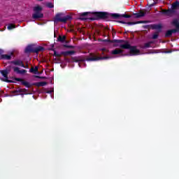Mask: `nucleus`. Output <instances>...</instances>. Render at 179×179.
I'll return each mask as SVG.
<instances>
[{
    "mask_svg": "<svg viewBox=\"0 0 179 179\" xmlns=\"http://www.w3.org/2000/svg\"><path fill=\"white\" fill-rule=\"evenodd\" d=\"M90 12H85L80 14V20H99V19H108L110 16L113 17V19H120V17H124L125 19H129V17H132L131 15L128 14H118V13H108L107 12H94L92 15H94V17H85V16H87L90 15Z\"/></svg>",
    "mask_w": 179,
    "mask_h": 179,
    "instance_id": "1",
    "label": "nucleus"
},
{
    "mask_svg": "<svg viewBox=\"0 0 179 179\" xmlns=\"http://www.w3.org/2000/svg\"><path fill=\"white\" fill-rule=\"evenodd\" d=\"M122 43H124V44H121L120 45V48H122V50H129L130 55H138V54L141 53V50L136 48V46L131 45L128 41L124 40V41Z\"/></svg>",
    "mask_w": 179,
    "mask_h": 179,
    "instance_id": "2",
    "label": "nucleus"
},
{
    "mask_svg": "<svg viewBox=\"0 0 179 179\" xmlns=\"http://www.w3.org/2000/svg\"><path fill=\"white\" fill-rule=\"evenodd\" d=\"M177 9H179V1H176L173 3L171 5V8H169L168 10H162L161 13L162 15H165V16H169V17H172L173 15H176Z\"/></svg>",
    "mask_w": 179,
    "mask_h": 179,
    "instance_id": "3",
    "label": "nucleus"
},
{
    "mask_svg": "<svg viewBox=\"0 0 179 179\" xmlns=\"http://www.w3.org/2000/svg\"><path fill=\"white\" fill-rule=\"evenodd\" d=\"M171 24L175 27V29H169L165 33V37L168 38L169 37H171L173 34H176V33H179V21L177 19H173L171 22Z\"/></svg>",
    "mask_w": 179,
    "mask_h": 179,
    "instance_id": "4",
    "label": "nucleus"
},
{
    "mask_svg": "<svg viewBox=\"0 0 179 179\" xmlns=\"http://www.w3.org/2000/svg\"><path fill=\"white\" fill-rule=\"evenodd\" d=\"M101 59H111V57L109 56H103V57H97L94 55L93 53H90V56L85 57V59H78V60H74L75 62H83L85 61H88V62H94V61H100Z\"/></svg>",
    "mask_w": 179,
    "mask_h": 179,
    "instance_id": "5",
    "label": "nucleus"
},
{
    "mask_svg": "<svg viewBox=\"0 0 179 179\" xmlns=\"http://www.w3.org/2000/svg\"><path fill=\"white\" fill-rule=\"evenodd\" d=\"M62 16V13H59L56 14L55 18H54V23L55 24H57V23H66L68 20H71L72 19V16L67 15L63 17H61Z\"/></svg>",
    "mask_w": 179,
    "mask_h": 179,
    "instance_id": "6",
    "label": "nucleus"
},
{
    "mask_svg": "<svg viewBox=\"0 0 179 179\" xmlns=\"http://www.w3.org/2000/svg\"><path fill=\"white\" fill-rule=\"evenodd\" d=\"M41 10H43V8L40 6H37L34 8V11L35 13L32 15L33 19H43L44 17V14L41 13Z\"/></svg>",
    "mask_w": 179,
    "mask_h": 179,
    "instance_id": "7",
    "label": "nucleus"
},
{
    "mask_svg": "<svg viewBox=\"0 0 179 179\" xmlns=\"http://www.w3.org/2000/svg\"><path fill=\"white\" fill-rule=\"evenodd\" d=\"M76 52L74 50H69V51H64L61 52L60 54L57 52V51H54V55L55 57H57L58 58L61 57V55H64V57H66L68 55H73Z\"/></svg>",
    "mask_w": 179,
    "mask_h": 179,
    "instance_id": "8",
    "label": "nucleus"
},
{
    "mask_svg": "<svg viewBox=\"0 0 179 179\" xmlns=\"http://www.w3.org/2000/svg\"><path fill=\"white\" fill-rule=\"evenodd\" d=\"M0 73L5 78H2L3 82H6L7 83H12V80L8 79V75H9V71L8 70H0Z\"/></svg>",
    "mask_w": 179,
    "mask_h": 179,
    "instance_id": "9",
    "label": "nucleus"
},
{
    "mask_svg": "<svg viewBox=\"0 0 179 179\" xmlns=\"http://www.w3.org/2000/svg\"><path fill=\"white\" fill-rule=\"evenodd\" d=\"M99 41H102L103 43H116L117 44H121V43H123L124 40L121 39H113V40H110V39H99Z\"/></svg>",
    "mask_w": 179,
    "mask_h": 179,
    "instance_id": "10",
    "label": "nucleus"
},
{
    "mask_svg": "<svg viewBox=\"0 0 179 179\" xmlns=\"http://www.w3.org/2000/svg\"><path fill=\"white\" fill-rule=\"evenodd\" d=\"M13 72H15L17 75H24V73H27V70H26V69L20 70V68H19L17 66H13Z\"/></svg>",
    "mask_w": 179,
    "mask_h": 179,
    "instance_id": "11",
    "label": "nucleus"
},
{
    "mask_svg": "<svg viewBox=\"0 0 179 179\" xmlns=\"http://www.w3.org/2000/svg\"><path fill=\"white\" fill-rule=\"evenodd\" d=\"M148 13H149L148 10H144V11L141 10L138 13H133V15L135 16L136 19H139V17H143V16H145Z\"/></svg>",
    "mask_w": 179,
    "mask_h": 179,
    "instance_id": "12",
    "label": "nucleus"
},
{
    "mask_svg": "<svg viewBox=\"0 0 179 179\" xmlns=\"http://www.w3.org/2000/svg\"><path fill=\"white\" fill-rule=\"evenodd\" d=\"M15 80H16L17 82H21L22 85H23V86H25V87H27L28 89H30V87H31V85L30 84V83L22 78H15Z\"/></svg>",
    "mask_w": 179,
    "mask_h": 179,
    "instance_id": "13",
    "label": "nucleus"
},
{
    "mask_svg": "<svg viewBox=\"0 0 179 179\" xmlns=\"http://www.w3.org/2000/svg\"><path fill=\"white\" fill-rule=\"evenodd\" d=\"M10 64H13V65H15V66H24L23 61L20 59H15L14 61L10 62Z\"/></svg>",
    "mask_w": 179,
    "mask_h": 179,
    "instance_id": "14",
    "label": "nucleus"
},
{
    "mask_svg": "<svg viewBox=\"0 0 179 179\" xmlns=\"http://www.w3.org/2000/svg\"><path fill=\"white\" fill-rule=\"evenodd\" d=\"M150 27H151V29H152V30H158L157 32L162 33V24H150Z\"/></svg>",
    "mask_w": 179,
    "mask_h": 179,
    "instance_id": "15",
    "label": "nucleus"
},
{
    "mask_svg": "<svg viewBox=\"0 0 179 179\" xmlns=\"http://www.w3.org/2000/svg\"><path fill=\"white\" fill-rule=\"evenodd\" d=\"M34 46L33 45H29L24 50V52H26V54H30V53H34Z\"/></svg>",
    "mask_w": 179,
    "mask_h": 179,
    "instance_id": "16",
    "label": "nucleus"
},
{
    "mask_svg": "<svg viewBox=\"0 0 179 179\" xmlns=\"http://www.w3.org/2000/svg\"><path fill=\"white\" fill-rule=\"evenodd\" d=\"M124 52V50L121 49H115L111 51L112 55H121Z\"/></svg>",
    "mask_w": 179,
    "mask_h": 179,
    "instance_id": "17",
    "label": "nucleus"
},
{
    "mask_svg": "<svg viewBox=\"0 0 179 179\" xmlns=\"http://www.w3.org/2000/svg\"><path fill=\"white\" fill-rule=\"evenodd\" d=\"M45 48L43 46H38L34 48V54H38V52H41L44 51Z\"/></svg>",
    "mask_w": 179,
    "mask_h": 179,
    "instance_id": "18",
    "label": "nucleus"
},
{
    "mask_svg": "<svg viewBox=\"0 0 179 179\" xmlns=\"http://www.w3.org/2000/svg\"><path fill=\"white\" fill-rule=\"evenodd\" d=\"M0 59H7L8 61L12 59V55H1L0 56Z\"/></svg>",
    "mask_w": 179,
    "mask_h": 179,
    "instance_id": "19",
    "label": "nucleus"
},
{
    "mask_svg": "<svg viewBox=\"0 0 179 179\" xmlns=\"http://www.w3.org/2000/svg\"><path fill=\"white\" fill-rule=\"evenodd\" d=\"M29 72L31 73H34V75H37V73H38V66H35V68L34 67H31L29 69Z\"/></svg>",
    "mask_w": 179,
    "mask_h": 179,
    "instance_id": "20",
    "label": "nucleus"
},
{
    "mask_svg": "<svg viewBox=\"0 0 179 179\" xmlns=\"http://www.w3.org/2000/svg\"><path fill=\"white\" fill-rule=\"evenodd\" d=\"M66 40V36H59V37L57 38V41H59V43H65Z\"/></svg>",
    "mask_w": 179,
    "mask_h": 179,
    "instance_id": "21",
    "label": "nucleus"
},
{
    "mask_svg": "<svg viewBox=\"0 0 179 179\" xmlns=\"http://www.w3.org/2000/svg\"><path fill=\"white\" fill-rule=\"evenodd\" d=\"M45 85H47V82H38L34 84V85L37 86L38 87H41V86H45Z\"/></svg>",
    "mask_w": 179,
    "mask_h": 179,
    "instance_id": "22",
    "label": "nucleus"
},
{
    "mask_svg": "<svg viewBox=\"0 0 179 179\" xmlns=\"http://www.w3.org/2000/svg\"><path fill=\"white\" fill-rule=\"evenodd\" d=\"M153 44V41H149L144 44L143 48H150V45Z\"/></svg>",
    "mask_w": 179,
    "mask_h": 179,
    "instance_id": "23",
    "label": "nucleus"
},
{
    "mask_svg": "<svg viewBox=\"0 0 179 179\" xmlns=\"http://www.w3.org/2000/svg\"><path fill=\"white\" fill-rule=\"evenodd\" d=\"M119 23H122V24H128L129 26H131L132 24H136L135 22H126L124 21H119Z\"/></svg>",
    "mask_w": 179,
    "mask_h": 179,
    "instance_id": "24",
    "label": "nucleus"
},
{
    "mask_svg": "<svg viewBox=\"0 0 179 179\" xmlns=\"http://www.w3.org/2000/svg\"><path fill=\"white\" fill-rule=\"evenodd\" d=\"M159 33H160V32H157V31L155 32V33L152 34V40H156V39L159 38Z\"/></svg>",
    "mask_w": 179,
    "mask_h": 179,
    "instance_id": "25",
    "label": "nucleus"
},
{
    "mask_svg": "<svg viewBox=\"0 0 179 179\" xmlns=\"http://www.w3.org/2000/svg\"><path fill=\"white\" fill-rule=\"evenodd\" d=\"M15 28H16V25L13 24H9L8 26L7 27V29L8 30H12L13 29H15Z\"/></svg>",
    "mask_w": 179,
    "mask_h": 179,
    "instance_id": "26",
    "label": "nucleus"
},
{
    "mask_svg": "<svg viewBox=\"0 0 179 179\" xmlns=\"http://www.w3.org/2000/svg\"><path fill=\"white\" fill-rule=\"evenodd\" d=\"M18 92L19 93H27V90L25 88H18Z\"/></svg>",
    "mask_w": 179,
    "mask_h": 179,
    "instance_id": "27",
    "label": "nucleus"
},
{
    "mask_svg": "<svg viewBox=\"0 0 179 179\" xmlns=\"http://www.w3.org/2000/svg\"><path fill=\"white\" fill-rule=\"evenodd\" d=\"M46 6L48 8H49L50 9H51V8H54V4H52V3H48Z\"/></svg>",
    "mask_w": 179,
    "mask_h": 179,
    "instance_id": "28",
    "label": "nucleus"
},
{
    "mask_svg": "<svg viewBox=\"0 0 179 179\" xmlns=\"http://www.w3.org/2000/svg\"><path fill=\"white\" fill-rule=\"evenodd\" d=\"M63 47H64V48H71V49L75 48V46L69 45H64Z\"/></svg>",
    "mask_w": 179,
    "mask_h": 179,
    "instance_id": "29",
    "label": "nucleus"
},
{
    "mask_svg": "<svg viewBox=\"0 0 179 179\" xmlns=\"http://www.w3.org/2000/svg\"><path fill=\"white\" fill-rule=\"evenodd\" d=\"M12 93H13L14 94H19V89L13 91Z\"/></svg>",
    "mask_w": 179,
    "mask_h": 179,
    "instance_id": "30",
    "label": "nucleus"
},
{
    "mask_svg": "<svg viewBox=\"0 0 179 179\" xmlns=\"http://www.w3.org/2000/svg\"><path fill=\"white\" fill-rule=\"evenodd\" d=\"M146 22H147V21H138V22H136L135 23H136V24H139L141 23H146Z\"/></svg>",
    "mask_w": 179,
    "mask_h": 179,
    "instance_id": "31",
    "label": "nucleus"
},
{
    "mask_svg": "<svg viewBox=\"0 0 179 179\" xmlns=\"http://www.w3.org/2000/svg\"><path fill=\"white\" fill-rule=\"evenodd\" d=\"M35 78H36L37 79H45V77L39 76H35Z\"/></svg>",
    "mask_w": 179,
    "mask_h": 179,
    "instance_id": "32",
    "label": "nucleus"
},
{
    "mask_svg": "<svg viewBox=\"0 0 179 179\" xmlns=\"http://www.w3.org/2000/svg\"><path fill=\"white\" fill-rule=\"evenodd\" d=\"M22 68H24L25 69H29V64H24V66H22Z\"/></svg>",
    "mask_w": 179,
    "mask_h": 179,
    "instance_id": "33",
    "label": "nucleus"
},
{
    "mask_svg": "<svg viewBox=\"0 0 179 179\" xmlns=\"http://www.w3.org/2000/svg\"><path fill=\"white\" fill-rule=\"evenodd\" d=\"M101 51H102L101 55H104V51H107V50H106V48H103L101 49Z\"/></svg>",
    "mask_w": 179,
    "mask_h": 179,
    "instance_id": "34",
    "label": "nucleus"
},
{
    "mask_svg": "<svg viewBox=\"0 0 179 179\" xmlns=\"http://www.w3.org/2000/svg\"><path fill=\"white\" fill-rule=\"evenodd\" d=\"M156 5V2H154L150 5V8H152V6H155Z\"/></svg>",
    "mask_w": 179,
    "mask_h": 179,
    "instance_id": "35",
    "label": "nucleus"
},
{
    "mask_svg": "<svg viewBox=\"0 0 179 179\" xmlns=\"http://www.w3.org/2000/svg\"><path fill=\"white\" fill-rule=\"evenodd\" d=\"M52 92H54V90H50V91H48L47 93H48L49 94H51Z\"/></svg>",
    "mask_w": 179,
    "mask_h": 179,
    "instance_id": "36",
    "label": "nucleus"
},
{
    "mask_svg": "<svg viewBox=\"0 0 179 179\" xmlns=\"http://www.w3.org/2000/svg\"><path fill=\"white\" fill-rule=\"evenodd\" d=\"M2 54H3V50L0 49V55H1Z\"/></svg>",
    "mask_w": 179,
    "mask_h": 179,
    "instance_id": "37",
    "label": "nucleus"
},
{
    "mask_svg": "<svg viewBox=\"0 0 179 179\" xmlns=\"http://www.w3.org/2000/svg\"><path fill=\"white\" fill-rule=\"evenodd\" d=\"M39 1H43V0H39Z\"/></svg>",
    "mask_w": 179,
    "mask_h": 179,
    "instance_id": "38",
    "label": "nucleus"
}]
</instances>
